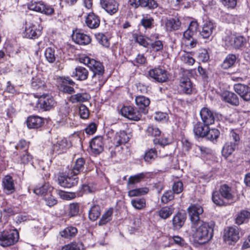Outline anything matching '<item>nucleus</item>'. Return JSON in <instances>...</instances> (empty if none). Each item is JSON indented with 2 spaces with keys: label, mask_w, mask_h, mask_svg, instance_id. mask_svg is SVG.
Wrapping results in <instances>:
<instances>
[{
  "label": "nucleus",
  "mask_w": 250,
  "mask_h": 250,
  "mask_svg": "<svg viewBox=\"0 0 250 250\" xmlns=\"http://www.w3.org/2000/svg\"><path fill=\"white\" fill-rule=\"evenodd\" d=\"M190 233L195 241L201 244L205 243L213 236V227L208 222L199 221L191 224Z\"/></svg>",
  "instance_id": "obj_1"
},
{
  "label": "nucleus",
  "mask_w": 250,
  "mask_h": 250,
  "mask_svg": "<svg viewBox=\"0 0 250 250\" xmlns=\"http://www.w3.org/2000/svg\"><path fill=\"white\" fill-rule=\"evenodd\" d=\"M42 34V28L37 23L26 21L22 31L23 38L33 39H38Z\"/></svg>",
  "instance_id": "obj_2"
},
{
  "label": "nucleus",
  "mask_w": 250,
  "mask_h": 250,
  "mask_svg": "<svg viewBox=\"0 0 250 250\" xmlns=\"http://www.w3.org/2000/svg\"><path fill=\"white\" fill-rule=\"evenodd\" d=\"M19 235L17 230L9 229L0 232V245L8 247L15 244L19 240Z\"/></svg>",
  "instance_id": "obj_3"
},
{
  "label": "nucleus",
  "mask_w": 250,
  "mask_h": 250,
  "mask_svg": "<svg viewBox=\"0 0 250 250\" xmlns=\"http://www.w3.org/2000/svg\"><path fill=\"white\" fill-rule=\"evenodd\" d=\"M27 8L30 10L46 15H51L54 12V9L52 6L46 4L42 1H31L27 4Z\"/></svg>",
  "instance_id": "obj_4"
},
{
  "label": "nucleus",
  "mask_w": 250,
  "mask_h": 250,
  "mask_svg": "<svg viewBox=\"0 0 250 250\" xmlns=\"http://www.w3.org/2000/svg\"><path fill=\"white\" fill-rule=\"evenodd\" d=\"M225 45L228 48L238 49L243 46L247 42L246 39L240 35L230 34L224 39Z\"/></svg>",
  "instance_id": "obj_5"
},
{
  "label": "nucleus",
  "mask_w": 250,
  "mask_h": 250,
  "mask_svg": "<svg viewBox=\"0 0 250 250\" xmlns=\"http://www.w3.org/2000/svg\"><path fill=\"white\" fill-rule=\"evenodd\" d=\"M80 61L81 63L87 65L93 74L104 73V65L99 61L90 59L87 56L81 57L80 58Z\"/></svg>",
  "instance_id": "obj_6"
},
{
  "label": "nucleus",
  "mask_w": 250,
  "mask_h": 250,
  "mask_svg": "<svg viewBox=\"0 0 250 250\" xmlns=\"http://www.w3.org/2000/svg\"><path fill=\"white\" fill-rule=\"evenodd\" d=\"M56 104L53 96L50 94H42L39 98V107L44 111H48L54 108Z\"/></svg>",
  "instance_id": "obj_7"
},
{
  "label": "nucleus",
  "mask_w": 250,
  "mask_h": 250,
  "mask_svg": "<svg viewBox=\"0 0 250 250\" xmlns=\"http://www.w3.org/2000/svg\"><path fill=\"white\" fill-rule=\"evenodd\" d=\"M203 208L199 205H191L188 208V212L191 222V224H193L199 221H202L200 219V215L203 213Z\"/></svg>",
  "instance_id": "obj_8"
},
{
  "label": "nucleus",
  "mask_w": 250,
  "mask_h": 250,
  "mask_svg": "<svg viewBox=\"0 0 250 250\" xmlns=\"http://www.w3.org/2000/svg\"><path fill=\"white\" fill-rule=\"evenodd\" d=\"M149 77L159 83L166 82L168 79L167 71L160 67H155L148 72Z\"/></svg>",
  "instance_id": "obj_9"
},
{
  "label": "nucleus",
  "mask_w": 250,
  "mask_h": 250,
  "mask_svg": "<svg viewBox=\"0 0 250 250\" xmlns=\"http://www.w3.org/2000/svg\"><path fill=\"white\" fill-rule=\"evenodd\" d=\"M78 181V178L71 174L70 171L67 173V175H60L58 177L59 185L64 188H70L74 186L77 184Z\"/></svg>",
  "instance_id": "obj_10"
},
{
  "label": "nucleus",
  "mask_w": 250,
  "mask_h": 250,
  "mask_svg": "<svg viewBox=\"0 0 250 250\" xmlns=\"http://www.w3.org/2000/svg\"><path fill=\"white\" fill-rule=\"evenodd\" d=\"M121 113L125 117L131 120L138 121L141 117V112L131 106H124L121 109Z\"/></svg>",
  "instance_id": "obj_11"
},
{
  "label": "nucleus",
  "mask_w": 250,
  "mask_h": 250,
  "mask_svg": "<svg viewBox=\"0 0 250 250\" xmlns=\"http://www.w3.org/2000/svg\"><path fill=\"white\" fill-rule=\"evenodd\" d=\"M179 88L183 93L186 94H192L195 92V87L190 79L184 76L180 80Z\"/></svg>",
  "instance_id": "obj_12"
},
{
  "label": "nucleus",
  "mask_w": 250,
  "mask_h": 250,
  "mask_svg": "<svg viewBox=\"0 0 250 250\" xmlns=\"http://www.w3.org/2000/svg\"><path fill=\"white\" fill-rule=\"evenodd\" d=\"M224 237L226 241L236 242L240 238L238 228L236 226L228 228L225 231Z\"/></svg>",
  "instance_id": "obj_13"
},
{
  "label": "nucleus",
  "mask_w": 250,
  "mask_h": 250,
  "mask_svg": "<svg viewBox=\"0 0 250 250\" xmlns=\"http://www.w3.org/2000/svg\"><path fill=\"white\" fill-rule=\"evenodd\" d=\"M68 146L69 144L66 139L58 140L56 142L53 143L50 153L51 154H61L65 151Z\"/></svg>",
  "instance_id": "obj_14"
},
{
  "label": "nucleus",
  "mask_w": 250,
  "mask_h": 250,
  "mask_svg": "<svg viewBox=\"0 0 250 250\" xmlns=\"http://www.w3.org/2000/svg\"><path fill=\"white\" fill-rule=\"evenodd\" d=\"M102 7L110 15L116 13L118 10V4L115 0H101Z\"/></svg>",
  "instance_id": "obj_15"
},
{
  "label": "nucleus",
  "mask_w": 250,
  "mask_h": 250,
  "mask_svg": "<svg viewBox=\"0 0 250 250\" xmlns=\"http://www.w3.org/2000/svg\"><path fill=\"white\" fill-rule=\"evenodd\" d=\"M100 18L93 12H89L85 17V23L90 29H96L100 24Z\"/></svg>",
  "instance_id": "obj_16"
},
{
  "label": "nucleus",
  "mask_w": 250,
  "mask_h": 250,
  "mask_svg": "<svg viewBox=\"0 0 250 250\" xmlns=\"http://www.w3.org/2000/svg\"><path fill=\"white\" fill-rule=\"evenodd\" d=\"M235 91L246 101L250 100V87L245 84L238 83L234 86Z\"/></svg>",
  "instance_id": "obj_17"
},
{
  "label": "nucleus",
  "mask_w": 250,
  "mask_h": 250,
  "mask_svg": "<svg viewBox=\"0 0 250 250\" xmlns=\"http://www.w3.org/2000/svg\"><path fill=\"white\" fill-rule=\"evenodd\" d=\"M201 119L205 125H210L214 122V116L211 110L207 107H203L200 112Z\"/></svg>",
  "instance_id": "obj_18"
},
{
  "label": "nucleus",
  "mask_w": 250,
  "mask_h": 250,
  "mask_svg": "<svg viewBox=\"0 0 250 250\" xmlns=\"http://www.w3.org/2000/svg\"><path fill=\"white\" fill-rule=\"evenodd\" d=\"M90 147L93 153L100 154L104 150L103 138L101 136L94 137L90 143Z\"/></svg>",
  "instance_id": "obj_19"
},
{
  "label": "nucleus",
  "mask_w": 250,
  "mask_h": 250,
  "mask_svg": "<svg viewBox=\"0 0 250 250\" xmlns=\"http://www.w3.org/2000/svg\"><path fill=\"white\" fill-rule=\"evenodd\" d=\"M216 25L211 21H206L203 25L202 31L200 32L201 36L204 39L209 38L215 30Z\"/></svg>",
  "instance_id": "obj_20"
},
{
  "label": "nucleus",
  "mask_w": 250,
  "mask_h": 250,
  "mask_svg": "<svg viewBox=\"0 0 250 250\" xmlns=\"http://www.w3.org/2000/svg\"><path fill=\"white\" fill-rule=\"evenodd\" d=\"M135 102L141 113L146 114L147 112V107L150 104V100L148 98L144 96H138L135 98Z\"/></svg>",
  "instance_id": "obj_21"
},
{
  "label": "nucleus",
  "mask_w": 250,
  "mask_h": 250,
  "mask_svg": "<svg viewBox=\"0 0 250 250\" xmlns=\"http://www.w3.org/2000/svg\"><path fill=\"white\" fill-rule=\"evenodd\" d=\"M130 138V135L124 130H121L116 132L114 138V143L116 146H118L122 144L127 143Z\"/></svg>",
  "instance_id": "obj_22"
},
{
  "label": "nucleus",
  "mask_w": 250,
  "mask_h": 250,
  "mask_svg": "<svg viewBox=\"0 0 250 250\" xmlns=\"http://www.w3.org/2000/svg\"><path fill=\"white\" fill-rule=\"evenodd\" d=\"M46 86L45 78L41 73L38 74L33 77L31 86L35 90L43 89Z\"/></svg>",
  "instance_id": "obj_23"
},
{
  "label": "nucleus",
  "mask_w": 250,
  "mask_h": 250,
  "mask_svg": "<svg viewBox=\"0 0 250 250\" xmlns=\"http://www.w3.org/2000/svg\"><path fill=\"white\" fill-rule=\"evenodd\" d=\"M72 38L74 42L80 45L88 44L91 42L89 36L81 32L74 33Z\"/></svg>",
  "instance_id": "obj_24"
},
{
  "label": "nucleus",
  "mask_w": 250,
  "mask_h": 250,
  "mask_svg": "<svg viewBox=\"0 0 250 250\" xmlns=\"http://www.w3.org/2000/svg\"><path fill=\"white\" fill-rule=\"evenodd\" d=\"M2 186L4 191L7 194L12 193L15 191L14 180L9 175H6L3 178Z\"/></svg>",
  "instance_id": "obj_25"
},
{
  "label": "nucleus",
  "mask_w": 250,
  "mask_h": 250,
  "mask_svg": "<svg viewBox=\"0 0 250 250\" xmlns=\"http://www.w3.org/2000/svg\"><path fill=\"white\" fill-rule=\"evenodd\" d=\"M198 28V23L196 21H190L188 28L184 32L183 36L185 40L189 41L197 33Z\"/></svg>",
  "instance_id": "obj_26"
},
{
  "label": "nucleus",
  "mask_w": 250,
  "mask_h": 250,
  "mask_svg": "<svg viewBox=\"0 0 250 250\" xmlns=\"http://www.w3.org/2000/svg\"><path fill=\"white\" fill-rule=\"evenodd\" d=\"M181 22L178 18L167 19L165 21V28L167 31L170 32L179 29Z\"/></svg>",
  "instance_id": "obj_27"
},
{
  "label": "nucleus",
  "mask_w": 250,
  "mask_h": 250,
  "mask_svg": "<svg viewBox=\"0 0 250 250\" xmlns=\"http://www.w3.org/2000/svg\"><path fill=\"white\" fill-rule=\"evenodd\" d=\"M88 71L84 67L77 66L72 73V77H75L77 80L84 81L87 79Z\"/></svg>",
  "instance_id": "obj_28"
},
{
  "label": "nucleus",
  "mask_w": 250,
  "mask_h": 250,
  "mask_svg": "<svg viewBox=\"0 0 250 250\" xmlns=\"http://www.w3.org/2000/svg\"><path fill=\"white\" fill-rule=\"evenodd\" d=\"M222 97L223 100L233 105H238L239 104V98L235 93L226 91L222 93Z\"/></svg>",
  "instance_id": "obj_29"
},
{
  "label": "nucleus",
  "mask_w": 250,
  "mask_h": 250,
  "mask_svg": "<svg viewBox=\"0 0 250 250\" xmlns=\"http://www.w3.org/2000/svg\"><path fill=\"white\" fill-rule=\"evenodd\" d=\"M104 73L93 74L91 77V84L100 88L106 81L104 77Z\"/></svg>",
  "instance_id": "obj_30"
},
{
  "label": "nucleus",
  "mask_w": 250,
  "mask_h": 250,
  "mask_svg": "<svg viewBox=\"0 0 250 250\" xmlns=\"http://www.w3.org/2000/svg\"><path fill=\"white\" fill-rule=\"evenodd\" d=\"M26 122L27 126L29 128H38L43 124L42 119L37 116L29 117Z\"/></svg>",
  "instance_id": "obj_31"
},
{
  "label": "nucleus",
  "mask_w": 250,
  "mask_h": 250,
  "mask_svg": "<svg viewBox=\"0 0 250 250\" xmlns=\"http://www.w3.org/2000/svg\"><path fill=\"white\" fill-rule=\"evenodd\" d=\"M208 128V125H203L201 122H198L194 126L193 131L196 136L203 137L205 136Z\"/></svg>",
  "instance_id": "obj_32"
},
{
  "label": "nucleus",
  "mask_w": 250,
  "mask_h": 250,
  "mask_svg": "<svg viewBox=\"0 0 250 250\" xmlns=\"http://www.w3.org/2000/svg\"><path fill=\"white\" fill-rule=\"evenodd\" d=\"M222 197H224L225 200H232L234 197V194L230 187L226 185H223L220 187L218 190Z\"/></svg>",
  "instance_id": "obj_33"
},
{
  "label": "nucleus",
  "mask_w": 250,
  "mask_h": 250,
  "mask_svg": "<svg viewBox=\"0 0 250 250\" xmlns=\"http://www.w3.org/2000/svg\"><path fill=\"white\" fill-rule=\"evenodd\" d=\"M90 97L86 93H77L70 96L68 100L72 103L78 102H85L87 101Z\"/></svg>",
  "instance_id": "obj_34"
},
{
  "label": "nucleus",
  "mask_w": 250,
  "mask_h": 250,
  "mask_svg": "<svg viewBox=\"0 0 250 250\" xmlns=\"http://www.w3.org/2000/svg\"><path fill=\"white\" fill-rule=\"evenodd\" d=\"M236 146L237 145L235 143H233L232 142L226 143L224 145L222 150L223 156L225 158H227L231 155L235 151Z\"/></svg>",
  "instance_id": "obj_35"
},
{
  "label": "nucleus",
  "mask_w": 250,
  "mask_h": 250,
  "mask_svg": "<svg viewBox=\"0 0 250 250\" xmlns=\"http://www.w3.org/2000/svg\"><path fill=\"white\" fill-rule=\"evenodd\" d=\"M78 230L76 228L69 226L66 227L62 231L60 232V234L62 237L66 239H70L74 237L77 233Z\"/></svg>",
  "instance_id": "obj_36"
},
{
  "label": "nucleus",
  "mask_w": 250,
  "mask_h": 250,
  "mask_svg": "<svg viewBox=\"0 0 250 250\" xmlns=\"http://www.w3.org/2000/svg\"><path fill=\"white\" fill-rule=\"evenodd\" d=\"M84 164L85 161L83 158H79L77 159L72 169L69 171L71 172V174H73V176H76L83 170Z\"/></svg>",
  "instance_id": "obj_37"
},
{
  "label": "nucleus",
  "mask_w": 250,
  "mask_h": 250,
  "mask_svg": "<svg viewBox=\"0 0 250 250\" xmlns=\"http://www.w3.org/2000/svg\"><path fill=\"white\" fill-rule=\"evenodd\" d=\"M53 188L48 183H44L41 186L37 187L34 192L37 195H44L50 193Z\"/></svg>",
  "instance_id": "obj_38"
},
{
  "label": "nucleus",
  "mask_w": 250,
  "mask_h": 250,
  "mask_svg": "<svg viewBox=\"0 0 250 250\" xmlns=\"http://www.w3.org/2000/svg\"><path fill=\"white\" fill-rule=\"evenodd\" d=\"M250 218V212L246 210H241L239 212L235 219V223L238 225L247 222Z\"/></svg>",
  "instance_id": "obj_39"
},
{
  "label": "nucleus",
  "mask_w": 250,
  "mask_h": 250,
  "mask_svg": "<svg viewBox=\"0 0 250 250\" xmlns=\"http://www.w3.org/2000/svg\"><path fill=\"white\" fill-rule=\"evenodd\" d=\"M186 218L185 216L180 213H178L175 215L172 219V224L173 227L175 229H179L184 225Z\"/></svg>",
  "instance_id": "obj_40"
},
{
  "label": "nucleus",
  "mask_w": 250,
  "mask_h": 250,
  "mask_svg": "<svg viewBox=\"0 0 250 250\" xmlns=\"http://www.w3.org/2000/svg\"><path fill=\"white\" fill-rule=\"evenodd\" d=\"M29 148V143L25 140L21 139L19 141L15 146L16 151L14 152V154L18 155L19 154L28 151Z\"/></svg>",
  "instance_id": "obj_41"
},
{
  "label": "nucleus",
  "mask_w": 250,
  "mask_h": 250,
  "mask_svg": "<svg viewBox=\"0 0 250 250\" xmlns=\"http://www.w3.org/2000/svg\"><path fill=\"white\" fill-rule=\"evenodd\" d=\"M174 208L172 206H166L162 208L158 211L159 217L163 219L169 218L174 212Z\"/></svg>",
  "instance_id": "obj_42"
},
{
  "label": "nucleus",
  "mask_w": 250,
  "mask_h": 250,
  "mask_svg": "<svg viewBox=\"0 0 250 250\" xmlns=\"http://www.w3.org/2000/svg\"><path fill=\"white\" fill-rule=\"evenodd\" d=\"M128 195L130 197L139 196L147 194L149 191L148 188L143 187L135 189H128Z\"/></svg>",
  "instance_id": "obj_43"
},
{
  "label": "nucleus",
  "mask_w": 250,
  "mask_h": 250,
  "mask_svg": "<svg viewBox=\"0 0 250 250\" xmlns=\"http://www.w3.org/2000/svg\"><path fill=\"white\" fill-rule=\"evenodd\" d=\"M236 61V57L234 54H229L222 63V67L227 69L231 67L235 64Z\"/></svg>",
  "instance_id": "obj_44"
},
{
  "label": "nucleus",
  "mask_w": 250,
  "mask_h": 250,
  "mask_svg": "<svg viewBox=\"0 0 250 250\" xmlns=\"http://www.w3.org/2000/svg\"><path fill=\"white\" fill-rule=\"evenodd\" d=\"M145 176L143 173H140L129 177L127 184V188H132L133 185L139 183L142 179L144 178Z\"/></svg>",
  "instance_id": "obj_45"
},
{
  "label": "nucleus",
  "mask_w": 250,
  "mask_h": 250,
  "mask_svg": "<svg viewBox=\"0 0 250 250\" xmlns=\"http://www.w3.org/2000/svg\"><path fill=\"white\" fill-rule=\"evenodd\" d=\"M224 197L221 196L219 191H214L212 194V200L214 204L218 206H223L227 204Z\"/></svg>",
  "instance_id": "obj_46"
},
{
  "label": "nucleus",
  "mask_w": 250,
  "mask_h": 250,
  "mask_svg": "<svg viewBox=\"0 0 250 250\" xmlns=\"http://www.w3.org/2000/svg\"><path fill=\"white\" fill-rule=\"evenodd\" d=\"M101 214V208L98 205H94L91 207L89 211V218L90 220H96Z\"/></svg>",
  "instance_id": "obj_47"
},
{
  "label": "nucleus",
  "mask_w": 250,
  "mask_h": 250,
  "mask_svg": "<svg viewBox=\"0 0 250 250\" xmlns=\"http://www.w3.org/2000/svg\"><path fill=\"white\" fill-rule=\"evenodd\" d=\"M95 38L97 41L103 46L108 47L110 45V42L107 36L102 33L95 34Z\"/></svg>",
  "instance_id": "obj_48"
},
{
  "label": "nucleus",
  "mask_w": 250,
  "mask_h": 250,
  "mask_svg": "<svg viewBox=\"0 0 250 250\" xmlns=\"http://www.w3.org/2000/svg\"><path fill=\"white\" fill-rule=\"evenodd\" d=\"M131 204L135 209L141 210L146 207V200L144 198L133 199L131 201Z\"/></svg>",
  "instance_id": "obj_49"
},
{
  "label": "nucleus",
  "mask_w": 250,
  "mask_h": 250,
  "mask_svg": "<svg viewBox=\"0 0 250 250\" xmlns=\"http://www.w3.org/2000/svg\"><path fill=\"white\" fill-rule=\"evenodd\" d=\"M113 214V209L110 208L108 209L102 216V218L99 221V225L102 226L106 224L112 219Z\"/></svg>",
  "instance_id": "obj_50"
},
{
  "label": "nucleus",
  "mask_w": 250,
  "mask_h": 250,
  "mask_svg": "<svg viewBox=\"0 0 250 250\" xmlns=\"http://www.w3.org/2000/svg\"><path fill=\"white\" fill-rule=\"evenodd\" d=\"M44 56L46 60L50 63H53L56 60L55 49L51 47L47 48L44 52Z\"/></svg>",
  "instance_id": "obj_51"
},
{
  "label": "nucleus",
  "mask_w": 250,
  "mask_h": 250,
  "mask_svg": "<svg viewBox=\"0 0 250 250\" xmlns=\"http://www.w3.org/2000/svg\"><path fill=\"white\" fill-rule=\"evenodd\" d=\"M157 156V153L155 149L151 148L145 154L144 159L147 163H151L155 160Z\"/></svg>",
  "instance_id": "obj_52"
},
{
  "label": "nucleus",
  "mask_w": 250,
  "mask_h": 250,
  "mask_svg": "<svg viewBox=\"0 0 250 250\" xmlns=\"http://www.w3.org/2000/svg\"><path fill=\"white\" fill-rule=\"evenodd\" d=\"M220 135L219 131L215 128L210 129L209 128L207 130L206 135L207 138L211 141L216 140Z\"/></svg>",
  "instance_id": "obj_53"
},
{
  "label": "nucleus",
  "mask_w": 250,
  "mask_h": 250,
  "mask_svg": "<svg viewBox=\"0 0 250 250\" xmlns=\"http://www.w3.org/2000/svg\"><path fill=\"white\" fill-rule=\"evenodd\" d=\"M133 37L136 42H137L143 47H148L149 43L144 36L139 34H134Z\"/></svg>",
  "instance_id": "obj_54"
},
{
  "label": "nucleus",
  "mask_w": 250,
  "mask_h": 250,
  "mask_svg": "<svg viewBox=\"0 0 250 250\" xmlns=\"http://www.w3.org/2000/svg\"><path fill=\"white\" fill-rule=\"evenodd\" d=\"M62 250H83L81 243H71L62 247Z\"/></svg>",
  "instance_id": "obj_55"
},
{
  "label": "nucleus",
  "mask_w": 250,
  "mask_h": 250,
  "mask_svg": "<svg viewBox=\"0 0 250 250\" xmlns=\"http://www.w3.org/2000/svg\"><path fill=\"white\" fill-rule=\"evenodd\" d=\"M182 61L189 65H191L195 62V60L191 56V54L188 52H185L181 56Z\"/></svg>",
  "instance_id": "obj_56"
},
{
  "label": "nucleus",
  "mask_w": 250,
  "mask_h": 250,
  "mask_svg": "<svg viewBox=\"0 0 250 250\" xmlns=\"http://www.w3.org/2000/svg\"><path fill=\"white\" fill-rule=\"evenodd\" d=\"M164 44L163 42L157 40L150 44V48L151 51L158 52L163 49Z\"/></svg>",
  "instance_id": "obj_57"
},
{
  "label": "nucleus",
  "mask_w": 250,
  "mask_h": 250,
  "mask_svg": "<svg viewBox=\"0 0 250 250\" xmlns=\"http://www.w3.org/2000/svg\"><path fill=\"white\" fill-rule=\"evenodd\" d=\"M158 4L155 0H142V7H147L149 9H154Z\"/></svg>",
  "instance_id": "obj_58"
},
{
  "label": "nucleus",
  "mask_w": 250,
  "mask_h": 250,
  "mask_svg": "<svg viewBox=\"0 0 250 250\" xmlns=\"http://www.w3.org/2000/svg\"><path fill=\"white\" fill-rule=\"evenodd\" d=\"M20 157V162L22 164H27L32 160V156L28 151L19 154Z\"/></svg>",
  "instance_id": "obj_59"
},
{
  "label": "nucleus",
  "mask_w": 250,
  "mask_h": 250,
  "mask_svg": "<svg viewBox=\"0 0 250 250\" xmlns=\"http://www.w3.org/2000/svg\"><path fill=\"white\" fill-rule=\"evenodd\" d=\"M146 132L148 135L152 136H157L161 133V131L159 128L153 125H150L147 127Z\"/></svg>",
  "instance_id": "obj_60"
},
{
  "label": "nucleus",
  "mask_w": 250,
  "mask_h": 250,
  "mask_svg": "<svg viewBox=\"0 0 250 250\" xmlns=\"http://www.w3.org/2000/svg\"><path fill=\"white\" fill-rule=\"evenodd\" d=\"M153 19L151 17L144 16L141 20V24L145 28H149L151 27Z\"/></svg>",
  "instance_id": "obj_61"
},
{
  "label": "nucleus",
  "mask_w": 250,
  "mask_h": 250,
  "mask_svg": "<svg viewBox=\"0 0 250 250\" xmlns=\"http://www.w3.org/2000/svg\"><path fill=\"white\" fill-rule=\"evenodd\" d=\"M79 211V206L78 203H72L69 205V214L71 216L77 215Z\"/></svg>",
  "instance_id": "obj_62"
},
{
  "label": "nucleus",
  "mask_w": 250,
  "mask_h": 250,
  "mask_svg": "<svg viewBox=\"0 0 250 250\" xmlns=\"http://www.w3.org/2000/svg\"><path fill=\"white\" fill-rule=\"evenodd\" d=\"M174 198L173 193L172 191L168 190L164 193L163 195L161 200L163 203L166 204Z\"/></svg>",
  "instance_id": "obj_63"
},
{
  "label": "nucleus",
  "mask_w": 250,
  "mask_h": 250,
  "mask_svg": "<svg viewBox=\"0 0 250 250\" xmlns=\"http://www.w3.org/2000/svg\"><path fill=\"white\" fill-rule=\"evenodd\" d=\"M79 114L80 117L84 119H87L89 117V111L87 107L82 104L79 107Z\"/></svg>",
  "instance_id": "obj_64"
}]
</instances>
